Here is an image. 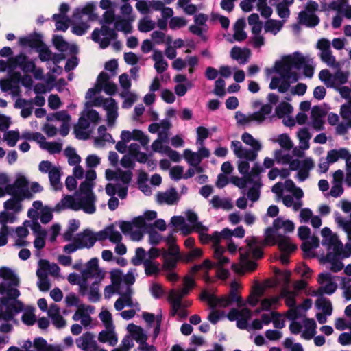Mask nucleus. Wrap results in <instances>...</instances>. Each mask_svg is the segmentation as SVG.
<instances>
[{"label": "nucleus", "instance_id": "6ab92c4d", "mask_svg": "<svg viewBox=\"0 0 351 351\" xmlns=\"http://www.w3.org/2000/svg\"><path fill=\"white\" fill-rule=\"evenodd\" d=\"M96 241H99L98 232H93L89 229L77 234L75 238V241L80 248L91 247Z\"/></svg>", "mask_w": 351, "mask_h": 351}, {"label": "nucleus", "instance_id": "a211bd4d", "mask_svg": "<svg viewBox=\"0 0 351 351\" xmlns=\"http://www.w3.org/2000/svg\"><path fill=\"white\" fill-rule=\"evenodd\" d=\"M200 298L202 300L206 301L211 308H226L232 302L229 296L217 297L206 291H202Z\"/></svg>", "mask_w": 351, "mask_h": 351}, {"label": "nucleus", "instance_id": "c03bdc74", "mask_svg": "<svg viewBox=\"0 0 351 351\" xmlns=\"http://www.w3.org/2000/svg\"><path fill=\"white\" fill-rule=\"evenodd\" d=\"M303 60L299 62L297 65V69L303 68L304 75L309 78H311L314 75L315 66L313 64L312 59L309 56H306L302 54Z\"/></svg>", "mask_w": 351, "mask_h": 351}, {"label": "nucleus", "instance_id": "09e8293b", "mask_svg": "<svg viewBox=\"0 0 351 351\" xmlns=\"http://www.w3.org/2000/svg\"><path fill=\"white\" fill-rule=\"evenodd\" d=\"M171 223L184 235L189 234L193 232V228H191L190 226L186 223L183 217L174 216L171 219Z\"/></svg>", "mask_w": 351, "mask_h": 351}, {"label": "nucleus", "instance_id": "1a4fd4ad", "mask_svg": "<svg viewBox=\"0 0 351 351\" xmlns=\"http://www.w3.org/2000/svg\"><path fill=\"white\" fill-rule=\"evenodd\" d=\"M82 275L84 280H88V278H95V281L101 282L106 276V271L99 267L98 259L94 258L86 264L85 268L82 271Z\"/></svg>", "mask_w": 351, "mask_h": 351}, {"label": "nucleus", "instance_id": "e433bc0d", "mask_svg": "<svg viewBox=\"0 0 351 351\" xmlns=\"http://www.w3.org/2000/svg\"><path fill=\"white\" fill-rule=\"evenodd\" d=\"M290 82L287 78L283 77H273L269 84V88L271 90L277 89L279 93H286L290 88Z\"/></svg>", "mask_w": 351, "mask_h": 351}, {"label": "nucleus", "instance_id": "13d9d810", "mask_svg": "<svg viewBox=\"0 0 351 351\" xmlns=\"http://www.w3.org/2000/svg\"><path fill=\"white\" fill-rule=\"evenodd\" d=\"M40 148L45 149L50 154H56L62 150V145L58 142H47L43 135V139L39 143Z\"/></svg>", "mask_w": 351, "mask_h": 351}, {"label": "nucleus", "instance_id": "864d4df0", "mask_svg": "<svg viewBox=\"0 0 351 351\" xmlns=\"http://www.w3.org/2000/svg\"><path fill=\"white\" fill-rule=\"evenodd\" d=\"M323 117L324 112L319 107H313L311 109V119L313 128L317 130H320L322 128L324 123Z\"/></svg>", "mask_w": 351, "mask_h": 351}, {"label": "nucleus", "instance_id": "412c9836", "mask_svg": "<svg viewBox=\"0 0 351 351\" xmlns=\"http://www.w3.org/2000/svg\"><path fill=\"white\" fill-rule=\"evenodd\" d=\"M94 308L86 304L79 306L72 316L73 321H80L84 327H88L92 322L90 314L93 313Z\"/></svg>", "mask_w": 351, "mask_h": 351}, {"label": "nucleus", "instance_id": "72a5a7b5", "mask_svg": "<svg viewBox=\"0 0 351 351\" xmlns=\"http://www.w3.org/2000/svg\"><path fill=\"white\" fill-rule=\"evenodd\" d=\"M98 340L102 343H108L110 346H115L118 343V337L114 326L106 328L98 335Z\"/></svg>", "mask_w": 351, "mask_h": 351}, {"label": "nucleus", "instance_id": "39448f33", "mask_svg": "<svg viewBox=\"0 0 351 351\" xmlns=\"http://www.w3.org/2000/svg\"><path fill=\"white\" fill-rule=\"evenodd\" d=\"M322 237V244L325 246L327 252H335L341 255L342 258L351 256V243H347L344 246L336 233H334L329 228L324 227L321 230Z\"/></svg>", "mask_w": 351, "mask_h": 351}, {"label": "nucleus", "instance_id": "c85d7f7f", "mask_svg": "<svg viewBox=\"0 0 351 351\" xmlns=\"http://www.w3.org/2000/svg\"><path fill=\"white\" fill-rule=\"evenodd\" d=\"M339 258H342L341 255L335 252H327L324 257L321 258V262L324 264L329 263L328 268L333 272H339L343 268V263Z\"/></svg>", "mask_w": 351, "mask_h": 351}, {"label": "nucleus", "instance_id": "cd10ccee", "mask_svg": "<svg viewBox=\"0 0 351 351\" xmlns=\"http://www.w3.org/2000/svg\"><path fill=\"white\" fill-rule=\"evenodd\" d=\"M344 178V173L341 170H337L332 174V188L330 191V195L333 197H338L343 193V188L342 186L343 179Z\"/></svg>", "mask_w": 351, "mask_h": 351}, {"label": "nucleus", "instance_id": "58836bf2", "mask_svg": "<svg viewBox=\"0 0 351 351\" xmlns=\"http://www.w3.org/2000/svg\"><path fill=\"white\" fill-rule=\"evenodd\" d=\"M158 5V0H141L136 3V8L142 14H147L151 13L152 10L156 11V10L159 9Z\"/></svg>", "mask_w": 351, "mask_h": 351}, {"label": "nucleus", "instance_id": "b1692460", "mask_svg": "<svg viewBox=\"0 0 351 351\" xmlns=\"http://www.w3.org/2000/svg\"><path fill=\"white\" fill-rule=\"evenodd\" d=\"M180 198V196L175 188L158 192L156 195V201L160 204L174 205L178 202Z\"/></svg>", "mask_w": 351, "mask_h": 351}, {"label": "nucleus", "instance_id": "c9c22d12", "mask_svg": "<svg viewBox=\"0 0 351 351\" xmlns=\"http://www.w3.org/2000/svg\"><path fill=\"white\" fill-rule=\"evenodd\" d=\"M152 59L154 62V68L158 73H162L168 68V63L164 58L162 51L154 49L152 55Z\"/></svg>", "mask_w": 351, "mask_h": 351}, {"label": "nucleus", "instance_id": "79ce46f5", "mask_svg": "<svg viewBox=\"0 0 351 351\" xmlns=\"http://www.w3.org/2000/svg\"><path fill=\"white\" fill-rule=\"evenodd\" d=\"M14 106L16 108L21 109V117H23V118H27L32 113L33 101L32 100H26L25 99L19 98L16 99Z\"/></svg>", "mask_w": 351, "mask_h": 351}, {"label": "nucleus", "instance_id": "ddd939ff", "mask_svg": "<svg viewBox=\"0 0 351 351\" xmlns=\"http://www.w3.org/2000/svg\"><path fill=\"white\" fill-rule=\"evenodd\" d=\"M119 294L120 297L114 303V308L117 311H121L125 307H135L138 311L140 310L138 303L134 302L132 298L134 294V291L132 287H127L122 291H119Z\"/></svg>", "mask_w": 351, "mask_h": 351}, {"label": "nucleus", "instance_id": "aec40b11", "mask_svg": "<svg viewBox=\"0 0 351 351\" xmlns=\"http://www.w3.org/2000/svg\"><path fill=\"white\" fill-rule=\"evenodd\" d=\"M120 138L127 143L132 140L138 141L141 145L146 147L149 143V138L142 130L134 129L132 131L122 130Z\"/></svg>", "mask_w": 351, "mask_h": 351}, {"label": "nucleus", "instance_id": "f3484780", "mask_svg": "<svg viewBox=\"0 0 351 351\" xmlns=\"http://www.w3.org/2000/svg\"><path fill=\"white\" fill-rule=\"evenodd\" d=\"M25 225H30V228L35 236L34 241V247L40 250L45 246V238L47 232L42 228L38 221H32L29 220L25 221Z\"/></svg>", "mask_w": 351, "mask_h": 351}, {"label": "nucleus", "instance_id": "4c0bfd02", "mask_svg": "<svg viewBox=\"0 0 351 351\" xmlns=\"http://www.w3.org/2000/svg\"><path fill=\"white\" fill-rule=\"evenodd\" d=\"M0 278L8 283L10 286H17L19 284V278L10 267H0Z\"/></svg>", "mask_w": 351, "mask_h": 351}, {"label": "nucleus", "instance_id": "2eb2a0df", "mask_svg": "<svg viewBox=\"0 0 351 351\" xmlns=\"http://www.w3.org/2000/svg\"><path fill=\"white\" fill-rule=\"evenodd\" d=\"M195 281L192 278L186 276L184 278L182 287L177 289H173L170 290L167 300L176 302H182V298L190 293V291L195 287Z\"/></svg>", "mask_w": 351, "mask_h": 351}, {"label": "nucleus", "instance_id": "f03ea898", "mask_svg": "<svg viewBox=\"0 0 351 351\" xmlns=\"http://www.w3.org/2000/svg\"><path fill=\"white\" fill-rule=\"evenodd\" d=\"M20 295L17 289L7 287L0 283V319L8 320L23 310V304L16 298Z\"/></svg>", "mask_w": 351, "mask_h": 351}, {"label": "nucleus", "instance_id": "69168bd1", "mask_svg": "<svg viewBox=\"0 0 351 351\" xmlns=\"http://www.w3.org/2000/svg\"><path fill=\"white\" fill-rule=\"evenodd\" d=\"M95 9V6L93 3H88L82 9H77L76 10V12L74 14V17L81 18L82 15H87L89 19L94 20L97 18V15L94 13Z\"/></svg>", "mask_w": 351, "mask_h": 351}, {"label": "nucleus", "instance_id": "9b49d317", "mask_svg": "<svg viewBox=\"0 0 351 351\" xmlns=\"http://www.w3.org/2000/svg\"><path fill=\"white\" fill-rule=\"evenodd\" d=\"M317 281L320 287L315 292V295H322L324 293L331 295L337 289L335 277L329 273H321L318 276Z\"/></svg>", "mask_w": 351, "mask_h": 351}, {"label": "nucleus", "instance_id": "338daca9", "mask_svg": "<svg viewBox=\"0 0 351 351\" xmlns=\"http://www.w3.org/2000/svg\"><path fill=\"white\" fill-rule=\"evenodd\" d=\"M61 172L60 168L57 167L53 168L49 173V178L52 188L57 191L61 189L62 184L60 182Z\"/></svg>", "mask_w": 351, "mask_h": 351}, {"label": "nucleus", "instance_id": "a18cd8bd", "mask_svg": "<svg viewBox=\"0 0 351 351\" xmlns=\"http://www.w3.org/2000/svg\"><path fill=\"white\" fill-rule=\"evenodd\" d=\"M277 244L282 253H291L296 249V245L288 237L278 235L277 237Z\"/></svg>", "mask_w": 351, "mask_h": 351}, {"label": "nucleus", "instance_id": "c756f323", "mask_svg": "<svg viewBox=\"0 0 351 351\" xmlns=\"http://www.w3.org/2000/svg\"><path fill=\"white\" fill-rule=\"evenodd\" d=\"M120 230L125 235L130 236L133 241H138L143 239L142 230L134 228V225L129 221H121L119 223Z\"/></svg>", "mask_w": 351, "mask_h": 351}, {"label": "nucleus", "instance_id": "6e6552de", "mask_svg": "<svg viewBox=\"0 0 351 351\" xmlns=\"http://www.w3.org/2000/svg\"><path fill=\"white\" fill-rule=\"evenodd\" d=\"M272 111V106L270 104L263 105L261 110L258 112L250 114H245L240 111L235 113V119L238 123L241 125H246L252 121L263 122L266 116L269 114Z\"/></svg>", "mask_w": 351, "mask_h": 351}, {"label": "nucleus", "instance_id": "052dcab7", "mask_svg": "<svg viewBox=\"0 0 351 351\" xmlns=\"http://www.w3.org/2000/svg\"><path fill=\"white\" fill-rule=\"evenodd\" d=\"M241 140L244 143L251 147L252 150L254 151L257 154L262 149L261 143L247 132H245L242 134Z\"/></svg>", "mask_w": 351, "mask_h": 351}, {"label": "nucleus", "instance_id": "bf43d9fd", "mask_svg": "<svg viewBox=\"0 0 351 351\" xmlns=\"http://www.w3.org/2000/svg\"><path fill=\"white\" fill-rule=\"evenodd\" d=\"M274 143H277L282 149L290 150L293 147V142L287 134H281L271 139Z\"/></svg>", "mask_w": 351, "mask_h": 351}, {"label": "nucleus", "instance_id": "5701e85b", "mask_svg": "<svg viewBox=\"0 0 351 351\" xmlns=\"http://www.w3.org/2000/svg\"><path fill=\"white\" fill-rule=\"evenodd\" d=\"M75 343L77 348L83 351H97L98 349L95 335L90 332H85L78 337Z\"/></svg>", "mask_w": 351, "mask_h": 351}, {"label": "nucleus", "instance_id": "a878e982", "mask_svg": "<svg viewBox=\"0 0 351 351\" xmlns=\"http://www.w3.org/2000/svg\"><path fill=\"white\" fill-rule=\"evenodd\" d=\"M99 241L108 239L111 243H120L122 240V235L116 228L114 224L106 227L98 232Z\"/></svg>", "mask_w": 351, "mask_h": 351}, {"label": "nucleus", "instance_id": "49530a36", "mask_svg": "<svg viewBox=\"0 0 351 351\" xmlns=\"http://www.w3.org/2000/svg\"><path fill=\"white\" fill-rule=\"evenodd\" d=\"M250 54L249 49H241L237 47H233L230 51L231 58L238 61L240 64H245L247 62Z\"/></svg>", "mask_w": 351, "mask_h": 351}, {"label": "nucleus", "instance_id": "4be33fe9", "mask_svg": "<svg viewBox=\"0 0 351 351\" xmlns=\"http://www.w3.org/2000/svg\"><path fill=\"white\" fill-rule=\"evenodd\" d=\"M315 306L321 313L316 314V318L319 324H324L327 322V317L332 313V305L331 302L325 298H319L316 300Z\"/></svg>", "mask_w": 351, "mask_h": 351}, {"label": "nucleus", "instance_id": "f704fd0d", "mask_svg": "<svg viewBox=\"0 0 351 351\" xmlns=\"http://www.w3.org/2000/svg\"><path fill=\"white\" fill-rule=\"evenodd\" d=\"M266 287L260 283H255L252 287L251 293L247 298V302L252 306H255L261 300L260 298L262 297L265 291Z\"/></svg>", "mask_w": 351, "mask_h": 351}, {"label": "nucleus", "instance_id": "4468645a", "mask_svg": "<svg viewBox=\"0 0 351 351\" xmlns=\"http://www.w3.org/2000/svg\"><path fill=\"white\" fill-rule=\"evenodd\" d=\"M114 31L106 26L102 25L100 29H95L92 33L93 40L99 43L101 48L107 47L110 41L115 38Z\"/></svg>", "mask_w": 351, "mask_h": 351}, {"label": "nucleus", "instance_id": "f8f14e48", "mask_svg": "<svg viewBox=\"0 0 351 351\" xmlns=\"http://www.w3.org/2000/svg\"><path fill=\"white\" fill-rule=\"evenodd\" d=\"M28 184L27 178L21 173L16 176V180L12 184L6 186V192L8 195H13L14 197L23 199L27 195L25 192V189Z\"/></svg>", "mask_w": 351, "mask_h": 351}, {"label": "nucleus", "instance_id": "0e129e2a", "mask_svg": "<svg viewBox=\"0 0 351 351\" xmlns=\"http://www.w3.org/2000/svg\"><path fill=\"white\" fill-rule=\"evenodd\" d=\"M251 183H253V186L249 189L248 192L247 193V196L251 201L256 202L259 199V189L262 186L260 177H256L254 182H252Z\"/></svg>", "mask_w": 351, "mask_h": 351}, {"label": "nucleus", "instance_id": "bb28decb", "mask_svg": "<svg viewBox=\"0 0 351 351\" xmlns=\"http://www.w3.org/2000/svg\"><path fill=\"white\" fill-rule=\"evenodd\" d=\"M60 267L55 263H50L47 260H40L38 261V269L36 271L37 276H47L51 274L54 276H58Z\"/></svg>", "mask_w": 351, "mask_h": 351}, {"label": "nucleus", "instance_id": "7ed1b4c3", "mask_svg": "<svg viewBox=\"0 0 351 351\" xmlns=\"http://www.w3.org/2000/svg\"><path fill=\"white\" fill-rule=\"evenodd\" d=\"M302 60H303L302 53L299 52L283 56L280 60L276 61L273 69L284 78L295 82L298 80L299 75L293 69H296L298 63Z\"/></svg>", "mask_w": 351, "mask_h": 351}, {"label": "nucleus", "instance_id": "2f4dec72", "mask_svg": "<svg viewBox=\"0 0 351 351\" xmlns=\"http://www.w3.org/2000/svg\"><path fill=\"white\" fill-rule=\"evenodd\" d=\"M40 348L44 350H50L51 348H59L58 346H47L46 341L41 338L34 339L33 343L31 341H25L22 345V351H37Z\"/></svg>", "mask_w": 351, "mask_h": 351}, {"label": "nucleus", "instance_id": "603ef678", "mask_svg": "<svg viewBox=\"0 0 351 351\" xmlns=\"http://www.w3.org/2000/svg\"><path fill=\"white\" fill-rule=\"evenodd\" d=\"M273 226L276 230L282 229L285 233L292 232L295 229V225L291 220L283 219L278 217L274 221Z\"/></svg>", "mask_w": 351, "mask_h": 351}, {"label": "nucleus", "instance_id": "3c124183", "mask_svg": "<svg viewBox=\"0 0 351 351\" xmlns=\"http://www.w3.org/2000/svg\"><path fill=\"white\" fill-rule=\"evenodd\" d=\"M98 136L95 138V145L98 147H102L106 142L114 143L112 136L106 133V128L101 125L98 128Z\"/></svg>", "mask_w": 351, "mask_h": 351}, {"label": "nucleus", "instance_id": "680f3d73", "mask_svg": "<svg viewBox=\"0 0 351 351\" xmlns=\"http://www.w3.org/2000/svg\"><path fill=\"white\" fill-rule=\"evenodd\" d=\"M296 137L299 141V146H302L304 149L310 148L309 141L311 138V134L308 130L306 128L300 129L296 134Z\"/></svg>", "mask_w": 351, "mask_h": 351}, {"label": "nucleus", "instance_id": "7c9ffc66", "mask_svg": "<svg viewBox=\"0 0 351 351\" xmlns=\"http://www.w3.org/2000/svg\"><path fill=\"white\" fill-rule=\"evenodd\" d=\"M208 230V227L203 225L202 223H198L196 225V230L199 235V239L203 243H206L209 241L213 242V247L215 245L219 244V232H215L212 235L208 234L206 232Z\"/></svg>", "mask_w": 351, "mask_h": 351}, {"label": "nucleus", "instance_id": "423d86ee", "mask_svg": "<svg viewBox=\"0 0 351 351\" xmlns=\"http://www.w3.org/2000/svg\"><path fill=\"white\" fill-rule=\"evenodd\" d=\"M90 105L97 107L102 106L106 111L108 125L113 126L115 124L118 117V104L113 98L99 97L93 100Z\"/></svg>", "mask_w": 351, "mask_h": 351}, {"label": "nucleus", "instance_id": "6e6d98bb", "mask_svg": "<svg viewBox=\"0 0 351 351\" xmlns=\"http://www.w3.org/2000/svg\"><path fill=\"white\" fill-rule=\"evenodd\" d=\"M168 301L171 304V314L172 316L178 315L180 318H184L187 316V313L184 310L185 304L184 302Z\"/></svg>", "mask_w": 351, "mask_h": 351}, {"label": "nucleus", "instance_id": "e2e57ef3", "mask_svg": "<svg viewBox=\"0 0 351 351\" xmlns=\"http://www.w3.org/2000/svg\"><path fill=\"white\" fill-rule=\"evenodd\" d=\"M245 21L244 19H239L234 25V38L237 41H242L247 38V34L244 32Z\"/></svg>", "mask_w": 351, "mask_h": 351}, {"label": "nucleus", "instance_id": "8fccbe9b", "mask_svg": "<svg viewBox=\"0 0 351 351\" xmlns=\"http://www.w3.org/2000/svg\"><path fill=\"white\" fill-rule=\"evenodd\" d=\"M280 300V297L273 296L271 298H265L259 301L260 306L257 308L256 312L271 310L277 306Z\"/></svg>", "mask_w": 351, "mask_h": 351}, {"label": "nucleus", "instance_id": "de8ad7c7", "mask_svg": "<svg viewBox=\"0 0 351 351\" xmlns=\"http://www.w3.org/2000/svg\"><path fill=\"white\" fill-rule=\"evenodd\" d=\"M129 154L134 157L140 163H145L147 161V154L141 152L138 144L132 143L128 148Z\"/></svg>", "mask_w": 351, "mask_h": 351}, {"label": "nucleus", "instance_id": "0eeeda50", "mask_svg": "<svg viewBox=\"0 0 351 351\" xmlns=\"http://www.w3.org/2000/svg\"><path fill=\"white\" fill-rule=\"evenodd\" d=\"M315 162L313 158L305 157L302 160L293 159L290 164L291 171H298L295 178L303 182L310 176V172L315 168Z\"/></svg>", "mask_w": 351, "mask_h": 351}, {"label": "nucleus", "instance_id": "5fc2aeb1", "mask_svg": "<svg viewBox=\"0 0 351 351\" xmlns=\"http://www.w3.org/2000/svg\"><path fill=\"white\" fill-rule=\"evenodd\" d=\"M162 256L163 258L162 268L165 271H171L176 268L179 260V256H169L165 249L162 250Z\"/></svg>", "mask_w": 351, "mask_h": 351}, {"label": "nucleus", "instance_id": "473e14b6", "mask_svg": "<svg viewBox=\"0 0 351 351\" xmlns=\"http://www.w3.org/2000/svg\"><path fill=\"white\" fill-rule=\"evenodd\" d=\"M47 315L56 328H64L66 325L65 319L60 315V309L58 305L55 304H51L47 311Z\"/></svg>", "mask_w": 351, "mask_h": 351}, {"label": "nucleus", "instance_id": "dca6fc26", "mask_svg": "<svg viewBox=\"0 0 351 351\" xmlns=\"http://www.w3.org/2000/svg\"><path fill=\"white\" fill-rule=\"evenodd\" d=\"M99 283V282L94 281L91 284H88V280H84V282L80 285L79 293L83 296H87L90 302H96L99 300L101 297Z\"/></svg>", "mask_w": 351, "mask_h": 351}, {"label": "nucleus", "instance_id": "4d7b16f0", "mask_svg": "<svg viewBox=\"0 0 351 351\" xmlns=\"http://www.w3.org/2000/svg\"><path fill=\"white\" fill-rule=\"evenodd\" d=\"M304 330L302 337L305 339H311L316 332V323L313 319H306L304 321Z\"/></svg>", "mask_w": 351, "mask_h": 351}, {"label": "nucleus", "instance_id": "774afa93", "mask_svg": "<svg viewBox=\"0 0 351 351\" xmlns=\"http://www.w3.org/2000/svg\"><path fill=\"white\" fill-rule=\"evenodd\" d=\"M282 27V21L270 19L265 22L264 29L265 32H269L273 35H276L281 30Z\"/></svg>", "mask_w": 351, "mask_h": 351}, {"label": "nucleus", "instance_id": "37998d69", "mask_svg": "<svg viewBox=\"0 0 351 351\" xmlns=\"http://www.w3.org/2000/svg\"><path fill=\"white\" fill-rule=\"evenodd\" d=\"M127 330L131 335L132 338L137 342L141 343L146 341L147 335L141 327L134 324H130L127 326Z\"/></svg>", "mask_w": 351, "mask_h": 351}, {"label": "nucleus", "instance_id": "393cba45", "mask_svg": "<svg viewBox=\"0 0 351 351\" xmlns=\"http://www.w3.org/2000/svg\"><path fill=\"white\" fill-rule=\"evenodd\" d=\"M231 147L234 155L240 159L254 161L257 158L258 154L254 151L244 147L240 141H232Z\"/></svg>", "mask_w": 351, "mask_h": 351}, {"label": "nucleus", "instance_id": "f257e3e1", "mask_svg": "<svg viewBox=\"0 0 351 351\" xmlns=\"http://www.w3.org/2000/svg\"><path fill=\"white\" fill-rule=\"evenodd\" d=\"M96 178L95 170H88L85 174V180L79 186L77 195L80 198L66 195L57 204L56 209L60 210L69 208L75 211L82 210L86 213L93 214L96 210V196L93 192V188Z\"/></svg>", "mask_w": 351, "mask_h": 351}, {"label": "nucleus", "instance_id": "9d476101", "mask_svg": "<svg viewBox=\"0 0 351 351\" xmlns=\"http://www.w3.org/2000/svg\"><path fill=\"white\" fill-rule=\"evenodd\" d=\"M252 315L251 310L244 307L240 310L234 308H232L226 317L231 322L237 321V326L239 329H247L248 321Z\"/></svg>", "mask_w": 351, "mask_h": 351}, {"label": "nucleus", "instance_id": "a19ab883", "mask_svg": "<svg viewBox=\"0 0 351 351\" xmlns=\"http://www.w3.org/2000/svg\"><path fill=\"white\" fill-rule=\"evenodd\" d=\"M298 22L308 27H314L319 23V20L314 13L303 10L298 14Z\"/></svg>", "mask_w": 351, "mask_h": 351}, {"label": "nucleus", "instance_id": "ea45409f", "mask_svg": "<svg viewBox=\"0 0 351 351\" xmlns=\"http://www.w3.org/2000/svg\"><path fill=\"white\" fill-rule=\"evenodd\" d=\"M11 66H20L25 72H32L35 69V65L32 61H27L25 56L21 54L15 58L9 60Z\"/></svg>", "mask_w": 351, "mask_h": 351}, {"label": "nucleus", "instance_id": "20e7f679", "mask_svg": "<svg viewBox=\"0 0 351 351\" xmlns=\"http://www.w3.org/2000/svg\"><path fill=\"white\" fill-rule=\"evenodd\" d=\"M92 101L85 103L84 108L81 112L77 123L74 126V133L79 139H87L90 136L88 129L90 124H97L101 119L100 115L95 110L90 108Z\"/></svg>", "mask_w": 351, "mask_h": 351}]
</instances>
